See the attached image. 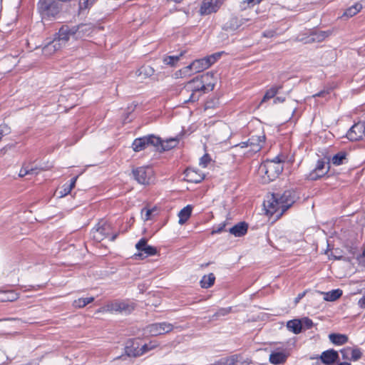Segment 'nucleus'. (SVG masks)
Instances as JSON below:
<instances>
[{"label":"nucleus","instance_id":"obj_1","mask_svg":"<svg viewBox=\"0 0 365 365\" xmlns=\"http://www.w3.org/2000/svg\"><path fill=\"white\" fill-rule=\"evenodd\" d=\"M215 83V74L212 72H207L190 80L184 87L187 92L190 93L189 98L185 103L197 101L203 93L214 89Z\"/></svg>","mask_w":365,"mask_h":365},{"label":"nucleus","instance_id":"obj_2","mask_svg":"<svg viewBox=\"0 0 365 365\" xmlns=\"http://www.w3.org/2000/svg\"><path fill=\"white\" fill-rule=\"evenodd\" d=\"M294 202V197L289 190L284 191L282 194L272 193L267 196L263 205L267 215H276L280 217Z\"/></svg>","mask_w":365,"mask_h":365},{"label":"nucleus","instance_id":"obj_3","mask_svg":"<svg viewBox=\"0 0 365 365\" xmlns=\"http://www.w3.org/2000/svg\"><path fill=\"white\" fill-rule=\"evenodd\" d=\"M76 31L77 29L75 25H62L58 33H56L54 39L43 48V53L45 55H51L62 46H65L71 39L78 40Z\"/></svg>","mask_w":365,"mask_h":365},{"label":"nucleus","instance_id":"obj_4","mask_svg":"<svg viewBox=\"0 0 365 365\" xmlns=\"http://www.w3.org/2000/svg\"><path fill=\"white\" fill-rule=\"evenodd\" d=\"M285 156L278 155L273 159H267L262 163L259 170L264 174V180L272 181L277 178L284 169Z\"/></svg>","mask_w":365,"mask_h":365},{"label":"nucleus","instance_id":"obj_5","mask_svg":"<svg viewBox=\"0 0 365 365\" xmlns=\"http://www.w3.org/2000/svg\"><path fill=\"white\" fill-rule=\"evenodd\" d=\"M266 136L263 131L257 135H251L247 141L241 142L235 145V148L245 149L243 155L251 157L259 152L265 143Z\"/></svg>","mask_w":365,"mask_h":365},{"label":"nucleus","instance_id":"obj_6","mask_svg":"<svg viewBox=\"0 0 365 365\" xmlns=\"http://www.w3.org/2000/svg\"><path fill=\"white\" fill-rule=\"evenodd\" d=\"M161 139L154 135H148L134 140L132 148L135 152L142 151L149 146H153L156 148H160Z\"/></svg>","mask_w":365,"mask_h":365},{"label":"nucleus","instance_id":"obj_7","mask_svg":"<svg viewBox=\"0 0 365 365\" xmlns=\"http://www.w3.org/2000/svg\"><path fill=\"white\" fill-rule=\"evenodd\" d=\"M135 308V304L128 300H114L108 302L105 309L110 312H119L124 314H130Z\"/></svg>","mask_w":365,"mask_h":365},{"label":"nucleus","instance_id":"obj_8","mask_svg":"<svg viewBox=\"0 0 365 365\" xmlns=\"http://www.w3.org/2000/svg\"><path fill=\"white\" fill-rule=\"evenodd\" d=\"M135 180L141 185H149L154 182V171L150 166H141L133 170Z\"/></svg>","mask_w":365,"mask_h":365},{"label":"nucleus","instance_id":"obj_9","mask_svg":"<svg viewBox=\"0 0 365 365\" xmlns=\"http://www.w3.org/2000/svg\"><path fill=\"white\" fill-rule=\"evenodd\" d=\"M221 55L222 53L218 52L202 58L195 60L191 63L193 72L200 73L205 69H207L220 58Z\"/></svg>","mask_w":365,"mask_h":365},{"label":"nucleus","instance_id":"obj_10","mask_svg":"<svg viewBox=\"0 0 365 365\" xmlns=\"http://www.w3.org/2000/svg\"><path fill=\"white\" fill-rule=\"evenodd\" d=\"M38 9L43 18L55 17L60 11L59 1H38Z\"/></svg>","mask_w":365,"mask_h":365},{"label":"nucleus","instance_id":"obj_11","mask_svg":"<svg viewBox=\"0 0 365 365\" xmlns=\"http://www.w3.org/2000/svg\"><path fill=\"white\" fill-rule=\"evenodd\" d=\"M110 231V224L102 220L91 230V235L96 242H100L109 236Z\"/></svg>","mask_w":365,"mask_h":365},{"label":"nucleus","instance_id":"obj_12","mask_svg":"<svg viewBox=\"0 0 365 365\" xmlns=\"http://www.w3.org/2000/svg\"><path fill=\"white\" fill-rule=\"evenodd\" d=\"M174 329L173 324L163 322L153 323L146 327L145 330L151 336H158L172 331Z\"/></svg>","mask_w":365,"mask_h":365},{"label":"nucleus","instance_id":"obj_13","mask_svg":"<svg viewBox=\"0 0 365 365\" xmlns=\"http://www.w3.org/2000/svg\"><path fill=\"white\" fill-rule=\"evenodd\" d=\"M346 136L351 141L361 140L365 136V122L354 123L347 131Z\"/></svg>","mask_w":365,"mask_h":365},{"label":"nucleus","instance_id":"obj_14","mask_svg":"<svg viewBox=\"0 0 365 365\" xmlns=\"http://www.w3.org/2000/svg\"><path fill=\"white\" fill-rule=\"evenodd\" d=\"M329 166L326 165V162L320 159L317 160L314 169H313L307 175V178L311 180H317L324 176L329 171Z\"/></svg>","mask_w":365,"mask_h":365},{"label":"nucleus","instance_id":"obj_15","mask_svg":"<svg viewBox=\"0 0 365 365\" xmlns=\"http://www.w3.org/2000/svg\"><path fill=\"white\" fill-rule=\"evenodd\" d=\"M135 248L140 252L138 254L140 256L148 257L157 254V249L155 247L148 245L145 238H141L135 245Z\"/></svg>","mask_w":365,"mask_h":365},{"label":"nucleus","instance_id":"obj_16","mask_svg":"<svg viewBox=\"0 0 365 365\" xmlns=\"http://www.w3.org/2000/svg\"><path fill=\"white\" fill-rule=\"evenodd\" d=\"M222 1H202L200 12L202 15H208L216 12L221 6Z\"/></svg>","mask_w":365,"mask_h":365},{"label":"nucleus","instance_id":"obj_17","mask_svg":"<svg viewBox=\"0 0 365 365\" xmlns=\"http://www.w3.org/2000/svg\"><path fill=\"white\" fill-rule=\"evenodd\" d=\"M185 176L188 182L194 183H199L205 178L204 173L195 168H187L185 171Z\"/></svg>","mask_w":365,"mask_h":365},{"label":"nucleus","instance_id":"obj_18","mask_svg":"<svg viewBox=\"0 0 365 365\" xmlns=\"http://www.w3.org/2000/svg\"><path fill=\"white\" fill-rule=\"evenodd\" d=\"M247 21V20L245 19L232 17L227 22H226L223 29L228 31H235L240 30L241 29H243L244 27H242V26Z\"/></svg>","mask_w":365,"mask_h":365},{"label":"nucleus","instance_id":"obj_19","mask_svg":"<svg viewBox=\"0 0 365 365\" xmlns=\"http://www.w3.org/2000/svg\"><path fill=\"white\" fill-rule=\"evenodd\" d=\"M77 29V38L78 39H83L89 36L93 31V26L91 24H80L75 25Z\"/></svg>","mask_w":365,"mask_h":365},{"label":"nucleus","instance_id":"obj_20","mask_svg":"<svg viewBox=\"0 0 365 365\" xmlns=\"http://www.w3.org/2000/svg\"><path fill=\"white\" fill-rule=\"evenodd\" d=\"M339 358L337 351L330 349L323 351L321 354L320 359L322 361L327 365L334 363Z\"/></svg>","mask_w":365,"mask_h":365},{"label":"nucleus","instance_id":"obj_21","mask_svg":"<svg viewBox=\"0 0 365 365\" xmlns=\"http://www.w3.org/2000/svg\"><path fill=\"white\" fill-rule=\"evenodd\" d=\"M247 224L245 222H241L230 228L229 232L235 237H242L247 233Z\"/></svg>","mask_w":365,"mask_h":365},{"label":"nucleus","instance_id":"obj_22","mask_svg":"<svg viewBox=\"0 0 365 365\" xmlns=\"http://www.w3.org/2000/svg\"><path fill=\"white\" fill-rule=\"evenodd\" d=\"M287 359V354L284 351H274L269 355V361L274 365L283 364Z\"/></svg>","mask_w":365,"mask_h":365},{"label":"nucleus","instance_id":"obj_23","mask_svg":"<svg viewBox=\"0 0 365 365\" xmlns=\"http://www.w3.org/2000/svg\"><path fill=\"white\" fill-rule=\"evenodd\" d=\"M329 33L328 31H315L312 33L309 36H308L305 43H311V42H322L324 41L328 36Z\"/></svg>","mask_w":365,"mask_h":365},{"label":"nucleus","instance_id":"obj_24","mask_svg":"<svg viewBox=\"0 0 365 365\" xmlns=\"http://www.w3.org/2000/svg\"><path fill=\"white\" fill-rule=\"evenodd\" d=\"M192 207L190 205H187L185 207H183L178 213V223L180 225L185 224L190 217L191 216Z\"/></svg>","mask_w":365,"mask_h":365},{"label":"nucleus","instance_id":"obj_25","mask_svg":"<svg viewBox=\"0 0 365 365\" xmlns=\"http://www.w3.org/2000/svg\"><path fill=\"white\" fill-rule=\"evenodd\" d=\"M361 9L362 5L359 2H356L346 9L341 17L346 18V19H349L358 14Z\"/></svg>","mask_w":365,"mask_h":365},{"label":"nucleus","instance_id":"obj_26","mask_svg":"<svg viewBox=\"0 0 365 365\" xmlns=\"http://www.w3.org/2000/svg\"><path fill=\"white\" fill-rule=\"evenodd\" d=\"M19 298V294L13 290H0V302H14Z\"/></svg>","mask_w":365,"mask_h":365},{"label":"nucleus","instance_id":"obj_27","mask_svg":"<svg viewBox=\"0 0 365 365\" xmlns=\"http://www.w3.org/2000/svg\"><path fill=\"white\" fill-rule=\"evenodd\" d=\"M329 339L334 344L341 346L348 341V336L346 334L332 333L329 335Z\"/></svg>","mask_w":365,"mask_h":365},{"label":"nucleus","instance_id":"obj_28","mask_svg":"<svg viewBox=\"0 0 365 365\" xmlns=\"http://www.w3.org/2000/svg\"><path fill=\"white\" fill-rule=\"evenodd\" d=\"M287 329L294 334H299L302 329V322L299 319H292L287 323Z\"/></svg>","mask_w":365,"mask_h":365},{"label":"nucleus","instance_id":"obj_29","mask_svg":"<svg viewBox=\"0 0 365 365\" xmlns=\"http://www.w3.org/2000/svg\"><path fill=\"white\" fill-rule=\"evenodd\" d=\"M215 282V276L213 273L204 275L200 281V287L203 289L211 287Z\"/></svg>","mask_w":365,"mask_h":365},{"label":"nucleus","instance_id":"obj_30","mask_svg":"<svg viewBox=\"0 0 365 365\" xmlns=\"http://www.w3.org/2000/svg\"><path fill=\"white\" fill-rule=\"evenodd\" d=\"M346 155L347 154L345 151H340L332 157L331 162L336 166L343 165L347 163Z\"/></svg>","mask_w":365,"mask_h":365},{"label":"nucleus","instance_id":"obj_31","mask_svg":"<svg viewBox=\"0 0 365 365\" xmlns=\"http://www.w3.org/2000/svg\"><path fill=\"white\" fill-rule=\"evenodd\" d=\"M185 53V51H182L180 52L178 55L175 56H168L164 57L163 63L166 65H169L170 66H175L177 63L179 61L180 58Z\"/></svg>","mask_w":365,"mask_h":365},{"label":"nucleus","instance_id":"obj_32","mask_svg":"<svg viewBox=\"0 0 365 365\" xmlns=\"http://www.w3.org/2000/svg\"><path fill=\"white\" fill-rule=\"evenodd\" d=\"M282 88V85H278V86L275 85V86H273L272 87H271L269 89H268L266 91V93L261 101V103L274 98L276 96V94L278 93V91Z\"/></svg>","mask_w":365,"mask_h":365},{"label":"nucleus","instance_id":"obj_33","mask_svg":"<svg viewBox=\"0 0 365 365\" xmlns=\"http://www.w3.org/2000/svg\"><path fill=\"white\" fill-rule=\"evenodd\" d=\"M155 73V70L150 66H143L136 71V75L143 76V78L152 76Z\"/></svg>","mask_w":365,"mask_h":365},{"label":"nucleus","instance_id":"obj_34","mask_svg":"<svg viewBox=\"0 0 365 365\" xmlns=\"http://www.w3.org/2000/svg\"><path fill=\"white\" fill-rule=\"evenodd\" d=\"M178 144V140L175 138H172L168 139L165 141L161 140V143L160 144V147L164 151L171 150L172 148L176 147Z\"/></svg>","mask_w":365,"mask_h":365},{"label":"nucleus","instance_id":"obj_35","mask_svg":"<svg viewBox=\"0 0 365 365\" xmlns=\"http://www.w3.org/2000/svg\"><path fill=\"white\" fill-rule=\"evenodd\" d=\"M342 290L339 289H333L324 293V300L328 302H334L342 295Z\"/></svg>","mask_w":365,"mask_h":365},{"label":"nucleus","instance_id":"obj_36","mask_svg":"<svg viewBox=\"0 0 365 365\" xmlns=\"http://www.w3.org/2000/svg\"><path fill=\"white\" fill-rule=\"evenodd\" d=\"M287 29V27L284 29H269L263 32L262 36L265 38H272L284 34Z\"/></svg>","mask_w":365,"mask_h":365},{"label":"nucleus","instance_id":"obj_37","mask_svg":"<svg viewBox=\"0 0 365 365\" xmlns=\"http://www.w3.org/2000/svg\"><path fill=\"white\" fill-rule=\"evenodd\" d=\"M192 73H194L192 70V66H191V63L175 73V76L176 78H185L190 76Z\"/></svg>","mask_w":365,"mask_h":365},{"label":"nucleus","instance_id":"obj_38","mask_svg":"<svg viewBox=\"0 0 365 365\" xmlns=\"http://www.w3.org/2000/svg\"><path fill=\"white\" fill-rule=\"evenodd\" d=\"M78 176L73 178L69 184H65L62 187V190L60 191L61 196H66L68 195L72 189L75 187Z\"/></svg>","mask_w":365,"mask_h":365},{"label":"nucleus","instance_id":"obj_39","mask_svg":"<svg viewBox=\"0 0 365 365\" xmlns=\"http://www.w3.org/2000/svg\"><path fill=\"white\" fill-rule=\"evenodd\" d=\"M94 297H86V298H79L78 299L74 300L73 305L76 308H83L87 304L93 302L94 301Z\"/></svg>","mask_w":365,"mask_h":365},{"label":"nucleus","instance_id":"obj_40","mask_svg":"<svg viewBox=\"0 0 365 365\" xmlns=\"http://www.w3.org/2000/svg\"><path fill=\"white\" fill-rule=\"evenodd\" d=\"M125 354L128 356L133 357L142 356V351H140V348L138 346L135 347L133 345L125 346Z\"/></svg>","mask_w":365,"mask_h":365},{"label":"nucleus","instance_id":"obj_41","mask_svg":"<svg viewBox=\"0 0 365 365\" xmlns=\"http://www.w3.org/2000/svg\"><path fill=\"white\" fill-rule=\"evenodd\" d=\"M158 346V343L155 341H151L148 344H145L140 348V351H142V355L146 352L154 349Z\"/></svg>","mask_w":365,"mask_h":365},{"label":"nucleus","instance_id":"obj_42","mask_svg":"<svg viewBox=\"0 0 365 365\" xmlns=\"http://www.w3.org/2000/svg\"><path fill=\"white\" fill-rule=\"evenodd\" d=\"M155 211V207L148 208L143 207L141 210L143 218L145 221L150 220L153 218V212Z\"/></svg>","mask_w":365,"mask_h":365},{"label":"nucleus","instance_id":"obj_43","mask_svg":"<svg viewBox=\"0 0 365 365\" xmlns=\"http://www.w3.org/2000/svg\"><path fill=\"white\" fill-rule=\"evenodd\" d=\"M37 168H29L27 167H23L19 173V176L23 178L27 175H36L38 172L36 171Z\"/></svg>","mask_w":365,"mask_h":365},{"label":"nucleus","instance_id":"obj_44","mask_svg":"<svg viewBox=\"0 0 365 365\" xmlns=\"http://www.w3.org/2000/svg\"><path fill=\"white\" fill-rule=\"evenodd\" d=\"M93 1H78V14H83L84 11L93 5Z\"/></svg>","mask_w":365,"mask_h":365},{"label":"nucleus","instance_id":"obj_45","mask_svg":"<svg viewBox=\"0 0 365 365\" xmlns=\"http://www.w3.org/2000/svg\"><path fill=\"white\" fill-rule=\"evenodd\" d=\"M362 356V353L359 349H351V359L352 361L359 360Z\"/></svg>","mask_w":365,"mask_h":365},{"label":"nucleus","instance_id":"obj_46","mask_svg":"<svg viewBox=\"0 0 365 365\" xmlns=\"http://www.w3.org/2000/svg\"><path fill=\"white\" fill-rule=\"evenodd\" d=\"M10 133V128L5 124L0 125V140L4 136Z\"/></svg>","mask_w":365,"mask_h":365},{"label":"nucleus","instance_id":"obj_47","mask_svg":"<svg viewBox=\"0 0 365 365\" xmlns=\"http://www.w3.org/2000/svg\"><path fill=\"white\" fill-rule=\"evenodd\" d=\"M211 158L208 154H205L200 159V165H201L203 168H206L209 163L210 162Z\"/></svg>","mask_w":365,"mask_h":365},{"label":"nucleus","instance_id":"obj_48","mask_svg":"<svg viewBox=\"0 0 365 365\" xmlns=\"http://www.w3.org/2000/svg\"><path fill=\"white\" fill-rule=\"evenodd\" d=\"M232 310L231 307L221 308L215 314L216 317L225 316Z\"/></svg>","mask_w":365,"mask_h":365},{"label":"nucleus","instance_id":"obj_49","mask_svg":"<svg viewBox=\"0 0 365 365\" xmlns=\"http://www.w3.org/2000/svg\"><path fill=\"white\" fill-rule=\"evenodd\" d=\"M329 91H327V90H323V91H321L315 94H314L312 96L313 98H317V97H322V98H327V96L329 95Z\"/></svg>","mask_w":365,"mask_h":365},{"label":"nucleus","instance_id":"obj_50","mask_svg":"<svg viewBox=\"0 0 365 365\" xmlns=\"http://www.w3.org/2000/svg\"><path fill=\"white\" fill-rule=\"evenodd\" d=\"M302 322L307 329H310L313 326L312 320L309 318H304Z\"/></svg>","mask_w":365,"mask_h":365},{"label":"nucleus","instance_id":"obj_51","mask_svg":"<svg viewBox=\"0 0 365 365\" xmlns=\"http://www.w3.org/2000/svg\"><path fill=\"white\" fill-rule=\"evenodd\" d=\"M225 224H220L219 227L217 229H213L211 232L212 235L220 233L225 228Z\"/></svg>","mask_w":365,"mask_h":365},{"label":"nucleus","instance_id":"obj_52","mask_svg":"<svg viewBox=\"0 0 365 365\" xmlns=\"http://www.w3.org/2000/svg\"><path fill=\"white\" fill-rule=\"evenodd\" d=\"M358 304L361 308H365V295L359 300Z\"/></svg>","mask_w":365,"mask_h":365},{"label":"nucleus","instance_id":"obj_53","mask_svg":"<svg viewBox=\"0 0 365 365\" xmlns=\"http://www.w3.org/2000/svg\"><path fill=\"white\" fill-rule=\"evenodd\" d=\"M305 295L304 292L299 293L294 299L295 304H297Z\"/></svg>","mask_w":365,"mask_h":365},{"label":"nucleus","instance_id":"obj_54","mask_svg":"<svg viewBox=\"0 0 365 365\" xmlns=\"http://www.w3.org/2000/svg\"><path fill=\"white\" fill-rule=\"evenodd\" d=\"M284 101H285V98H283V97H277V98L274 100V103H283Z\"/></svg>","mask_w":365,"mask_h":365},{"label":"nucleus","instance_id":"obj_55","mask_svg":"<svg viewBox=\"0 0 365 365\" xmlns=\"http://www.w3.org/2000/svg\"><path fill=\"white\" fill-rule=\"evenodd\" d=\"M117 236H118V234H114V235H113L110 237V241H114V240L116 239Z\"/></svg>","mask_w":365,"mask_h":365},{"label":"nucleus","instance_id":"obj_56","mask_svg":"<svg viewBox=\"0 0 365 365\" xmlns=\"http://www.w3.org/2000/svg\"><path fill=\"white\" fill-rule=\"evenodd\" d=\"M339 365H351V364L349 362H341Z\"/></svg>","mask_w":365,"mask_h":365},{"label":"nucleus","instance_id":"obj_57","mask_svg":"<svg viewBox=\"0 0 365 365\" xmlns=\"http://www.w3.org/2000/svg\"><path fill=\"white\" fill-rule=\"evenodd\" d=\"M260 1H247V3L250 4H252V6H254L255 4V3H259Z\"/></svg>","mask_w":365,"mask_h":365}]
</instances>
